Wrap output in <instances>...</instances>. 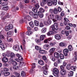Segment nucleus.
<instances>
[{
    "label": "nucleus",
    "instance_id": "1",
    "mask_svg": "<svg viewBox=\"0 0 77 77\" xmlns=\"http://www.w3.org/2000/svg\"><path fill=\"white\" fill-rule=\"evenodd\" d=\"M51 28H52V31H54V30H57L59 29L58 24L57 23H54V25H53L51 26Z\"/></svg>",
    "mask_w": 77,
    "mask_h": 77
},
{
    "label": "nucleus",
    "instance_id": "51",
    "mask_svg": "<svg viewBox=\"0 0 77 77\" xmlns=\"http://www.w3.org/2000/svg\"><path fill=\"white\" fill-rule=\"evenodd\" d=\"M24 21H25V20H24V19H23L20 20L19 21V23L20 24H22V23L24 22Z\"/></svg>",
    "mask_w": 77,
    "mask_h": 77
},
{
    "label": "nucleus",
    "instance_id": "33",
    "mask_svg": "<svg viewBox=\"0 0 77 77\" xmlns=\"http://www.w3.org/2000/svg\"><path fill=\"white\" fill-rule=\"evenodd\" d=\"M70 69L73 71H75L76 69V66H72L70 67Z\"/></svg>",
    "mask_w": 77,
    "mask_h": 77
},
{
    "label": "nucleus",
    "instance_id": "53",
    "mask_svg": "<svg viewBox=\"0 0 77 77\" xmlns=\"http://www.w3.org/2000/svg\"><path fill=\"white\" fill-rule=\"evenodd\" d=\"M43 73L45 75H47L48 74V72L47 71V70H44Z\"/></svg>",
    "mask_w": 77,
    "mask_h": 77
},
{
    "label": "nucleus",
    "instance_id": "15",
    "mask_svg": "<svg viewBox=\"0 0 77 77\" xmlns=\"http://www.w3.org/2000/svg\"><path fill=\"white\" fill-rule=\"evenodd\" d=\"M48 5L49 6H51L53 5V2L52 0L49 1L48 2H47Z\"/></svg>",
    "mask_w": 77,
    "mask_h": 77
},
{
    "label": "nucleus",
    "instance_id": "40",
    "mask_svg": "<svg viewBox=\"0 0 77 77\" xmlns=\"http://www.w3.org/2000/svg\"><path fill=\"white\" fill-rule=\"evenodd\" d=\"M6 55L7 56H8V57H10V56H11L10 52L8 51H7Z\"/></svg>",
    "mask_w": 77,
    "mask_h": 77
},
{
    "label": "nucleus",
    "instance_id": "12",
    "mask_svg": "<svg viewBox=\"0 0 77 77\" xmlns=\"http://www.w3.org/2000/svg\"><path fill=\"white\" fill-rule=\"evenodd\" d=\"M38 14L40 18H43L44 15H43V14L41 13V12L38 11Z\"/></svg>",
    "mask_w": 77,
    "mask_h": 77
},
{
    "label": "nucleus",
    "instance_id": "47",
    "mask_svg": "<svg viewBox=\"0 0 77 77\" xmlns=\"http://www.w3.org/2000/svg\"><path fill=\"white\" fill-rule=\"evenodd\" d=\"M32 32L31 31H27L26 33V35H31L32 34Z\"/></svg>",
    "mask_w": 77,
    "mask_h": 77
},
{
    "label": "nucleus",
    "instance_id": "62",
    "mask_svg": "<svg viewBox=\"0 0 77 77\" xmlns=\"http://www.w3.org/2000/svg\"><path fill=\"white\" fill-rule=\"evenodd\" d=\"M54 45H55V43H54L51 42L50 43V45L51 47H53Z\"/></svg>",
    "mask_w": 77,
    "mask_h": 77
},
{
    "label": "nucleus",
    "instance_id": "7",
    "mask_svg": "<svg viewBox=\"0 0 77 77\" xmlns=\"http://www.w3.org/2000/svg\"><path fill=\"white\" fill-rule=\"evenodd\" d=\"M55 50V48H51L49 50V52L50 53L51 55L53 53Z\"/></svg>",
    "mask_w": 77,
    "mask_h": 77
},
{
    "label": "nucleus",
    "instance_id": "58",
    "mask_svg": "<svg viewBox=\"0 0 77 77\" xmlns=\"http://www.w3.org/2000/svg\"><path fill=\"white\" fill-rule=\"evenodd\" d=\"M74 54L75 55V56L74 59H75V60H77V52H75Z\"/></svg>",
    "mask_w": 77,
    "mask_h": 77
},
{
    "label": "nucleus",
    "instance_id": "32",
    "mask_svg": "<svg viewBox=\"0 0 77 77\" xmlns=\"http://www.w3.org/2000/svg\"><path fill=\"white\" fill-rule=\"evenodd\" d=\"M70 66L71 64H68L66 66V69H68V70H69L70 69H71V67H70Z\"/></svg>",
    "mask_w": 77,
    "mask_h": 77
},
{
    "label": "nucleus",
    "instance_id": "34",
    "mask_svg": "<svg viewBox=\"0 0 77 77\" xmlns=\"http://www.w3.org/2000/svg\"><path fill=\"white\" fill-rule=\"evenodd\" d=\"M35 48L36 50H40L41 49V47L38 46H36L35 47Z\"/></svg>",
    "mask_w": 77,
    "mask_h": 77
},
{
    "label": "nucleus",
    "instance_id": "8",
    "mask_svg": "<svg viewBox=\"0 0 77 77\" xmlns=\"http://www.w3.org/2000/svg\"><path fill=\"white\" fill-rule=\"evenodd\" d=\"M60 74L61 75H64L66 74V71L65 70H61L60 71Z\"/></svg>",
    "mask_w": 77,
    "mask_h": 77
},
{
    "label": "nucleus",
    "instance_id": "50",
    "mask_svg": "<svg viewBox=\"0 0 77 77\" xmlns=\"http://www.w3.org/2000/svg\"><path fill=\"white\" fill-rule=\"evenodd\" d=\"M46 3H44L43 2H41L40 3V5H41V6H42V7H44V6H45V5Z\"/></svg>",
    "mask_w": 77,
    "mask_h": 77
},
{
    "label": "nucleus",
    "instance_id": "16",
    "mask_svg": "<svg viewBox=\"0 0 77 77\" xmlns=\"http://www.w3.org/2000/svg\"><path fill=\"white\" fill-rule=\"evenodd\" d=\"M45 35H42L40 36V41H43L44 39Z\"/></svg>",
    "mask_w": 77,
    "mask_h": 77
},
{
    "label": "nucleus",
    "instance_id": "48",
    "mask_svg": "<svg viewBox=\"0 0 77 77\" xmlns=\"http://www.w3.org/2000/svg\"><path fill=\"white\" fill-rule=\"evenodd\" d=\"M13 69H18V66L14 65L13 66Z\"/></svg>",
    "mask_w": 77,
    "mask_h": 77
},
{
    "label": "nucleus",
    "instance_id": "61",
    "mask_svg": "<svg viewBox=\"0 0 77 77\" xmlns=\"http://www.w3.org/2000/svg\"><path fill=\"white\" fill-rule=\"evenodd\" d=\"M47 22L48 25H50V24H51V21L50 20H48Z\"/></svg>",
    "mask_w": 77,
    "mask_h": 77
},
{
    "label": "nucleus",
    "instance_id": "9",
    "mask_svg": "<svg viewBox=\"0 0 77 77\" xmlns=\"http://www.w3.org/2000/svg\"><path fill=\"white\" fill-rule=\"evenodd\" d=\"M55 38L56 39H57V40H59V39H60L61 37L60 36V35H59L56 34L55 35Z\"/></svg>",
    "mask_w": 77,
    "mask_h": 77
},
{
    "label": "nucleus",
    "instance_id": "39",
    "mask_svg": "<svg viewBox=\"0 0 77 77\" xmlns=\"http://www.w3.org/2000/svg\"><path fill=\"white\" fill-rule=\"evenodd\" d=\"M8 9V7L7 6L3 7L2 8V9L4 11H7Z\"/></svg>",
    "mask_w": 77,
    "mask_h": 77
},
{
    "label": "nucleus",
    "instance_id": "14",
    "mask_svg": "<svg viewBox=\"0 0 77 77\" xmlns=\"http://www.w3.org/2000/svg\"><path fill=\"white\" fill-rule=\"evenodd\" d=\"M68 49L69 51H71L73 50V48L71 45H69L68 47Z\"/></svg>",
    "mask_w": 77,
    "mask_h": 77
},
{
    "label": "nucleus",
    "instance_id": "21",
    "mask_svg": "<svg viewBox=\"0 0 77 77\" xmlns=\"http://www.w3.org/2000/svg\"><path fill=\"white\" fill-rule=\"evenodd\" d=\"M73 74H74L73 71H71L69 73L68 75H69V77H71V76H72V75H73Z\"/></svg>",
    "mask_w": 77,
    "mask_h": 77
},
{
    "label": "nucleus",
    "instance_id": "10",
    "mask_svg": "<svg viewBox=\"0 0 77 77\" xmlns=\"http://www.w3.org/2000/svg\"><path fill=\"white\" fill-rule=\"evenodd\" d=\"M2 60L3 62L6 63L8 61V59L6 57H4L2 58Z\"/></svg>",
    "mask_w": 77,
    "mask_h": 77
},
{
    "label": "nucleus",
    "instance_id": "18",
    "mask_svg": "<svg viewBox=\"0 0 77 77\" xmlns=\"http://www.w3.org/2000/svg\"><path fill=\"white\" fill-rule=\"evenodd\" d=\"M0 47L3 50H5V46L3 44H0Z\"/></svg>",
    "mask_w": 77,
    "mask_h": 77
},
{
    "label": "nucleus",
    "instance_id": "49",
    "mask_svg": "<svg viewBox=\"0 0 77 77\" xmlns=\"http://www.w3.org/2000/svg\"><path fill=\"white\" fill-rule=\"evenodd\" d=\"M6 5H8V3L7 2H3L2 4V6H6Z\"/></svg>",
    "mask_w": 77,
    "mask_h": 77
},
{
    "label": "nucleus",
    "instance_id": "11",
    "mask_svg": "<svg viewBox=\"0 0 77 77\" xmlns=\"http://www.w3.org/2000/svg\"><path fill=\"white\" fill-rule=\"evenodd\" d=\"M54 17V15L52 14H50L48 16V18L49 19H53Z\"/></svg>",
    "mask_w": 77,
    "mask_h": 77
},
{
    "label": "nucleus",
    "instance_id": "44",
    "mask_svg": "<svg viewBox=\"0 0 77 77\" xmlns=\"http://www.w3.org/2000/svg\"><path fill=\"white\" fill-rule=\"evenodd\" d=\"M39 12H44L45 10L44 9L42 8H40L39 9Z\"/></svg>",
    "mask_w": 77,
    "mask_h": 77
},
{
    "label": "nucleus",
    "instance_id": "55",
    "mask_svg": "<svg viewBox=\"0 0 77 77\" xmlns=\"http://www.w3.org/2000/svg\"><path fill=\"white\" fill-rule=\"evenodd\" d=\"M58 11L59 12H60L62 11V8H61L60 7H59L57 8Z\"/></svg>",
    "mask_w": 77,
    "mask_h": 77
},
{
    "label": "nucleus",
    "instance_id": "56",
    "mask_svg": "<svg viewBox=\"0 0 77 77\" xmlns=\"http://www.w3.org/2000/svg\"><path fill=\"white\" fill-rule=\"evenodd\" d=\"M29 14L31 15V16H33H33L35 14L32 11H30L29 13Z\"/></svg>",
    "mask_w": 77,
    "mask_h": 77
},
{
    "label": "nucleus",
    "instance_id": "41",
    "mask_svg": "<svg viewBox=\"0 0 77 77\" xmlns=\"http://www.w3.org/2000/svg\"><path fill=\"white\" fill-rule=\"evenodd\" d=\"M53 32L52 31L49 32L47 33L48 36H50V35H53Z\"/></svg>",
    "mask_w": 77,
    "mask_h": 77
},
{
    "label": "nucleus",
    "instance_id": "38",
    "mask_svg": "<svg viewBox=\"0 0 77 77\" xmlns=\"http://www.w3.org/2000/svg\"><path fill=\"white\" fill-rule=\"evenodd\" d=\"M9 29V26H6L5 27V30H6V31H8L9 30V29Z\"/></svg>",
    "mask_w": 77,
    "mask_h": 77
},
{
    "label": "nucleus",
    "instance_id": "27",
    "mask_svg": "<svg viewBox=\"0 0 77 77\" xmlns=\"http://www.w3.org/2000/svg\"><path fill=\"white\" fill-rule=\"evenodd\" d=\"M29 24L30 26L31 27H32V28H33V27H34V24H33V22H30L29 23Z\"/></svg>",
    "mask_w": 77,
    "mask_h": 77
},
{
    "label": "nucleus",
    "instance_id": "28",
    "mask_svg": "<svg viewBox=\"0 0 77 77\" xmlns=\"http://www.w3.org/2000/svg\"><path fill=\"white\" fill-rule=\"evenodd\" d=\"M46 31H47V29L45 28H43L42 29V33H45V32H46Z\"/></svg>",
    "mask_w": 77,
    "mask_h": 77
},
{
    "label": "nucleus",
    "instance_id": "36",
    "mask_svg": "<svg viewBox=\"0 0 77 77\" xmlns=\"http://www.w3.org/2000/svg\"><path fill=\"white\" fill-rule=\"evenodd\" d=\"M34 23L36 26H38L39 25V22L37 20L34 21Z\"/></svg>",
    "mask_w": 77,
    "mask_h": 77
},
{
    "label": "nucleus",
    "instance_id": "23",
    "mask_svg": "<svg viewBox=\"0 0 77 77\" xmlns=\"http://www.w3.org/2000/svg\"><path fill=\"white\" fill-rule=\"evenodd\" d=\"M38 63L41 65H44V61L42 60H39L38 61Z\"/></svg>",
    "mask_w": 77,
    "mask_h": 77
},
{
    "label": "nucleus",
    "instance_id": "54",
    "mask_svg": "<svg viewBox=\"0 0 77 77\" xmlns=\"http://www.w3.org/2000/svg\"><path fill=\"white\" fill-rule=\"evenodd\" d=\"M35 7L36 9H39V4H37L35 5Z\"/></svg>",
    "mask_w": 77,
    "mask_h": 77
},
{
    "label": "nucleus",
    "instance_id": "5",
    "mask_svg": "<svg viewBox=\"0 0 77 77\" xmlns=\"http://www.w3.org/2000/svg\"><path fill=\"white\" fill-rule=\"evenodd\" d=\"M59 19V16L57 14L55 16V18L53 19L52 20L54 22H55L57 21V20H58Z\"/></svg>",
    "mask_w": 77,
    "mask_h": 77
},
{
    "label": "nucleus",
    "instance_id": "63",
    "mask_svg": "<svg viewBox=\"0 0 77 77\" xmlns=\"http://www.w3.org/2000/svg\"><path fill=\"white\" fill-rule=\"evenodd\" d=\"M64 20L65 21H66V22H67L68 23H69V20H68V19L64 18Z\"/></svg>",
    "mask_w": 77,
    "mask_h": 77
},
{
    "label": "nucleus",
    "instance_id": "13",
    "mask_svg": "<svg viewBox=\"0 0 77 77\" xmlns=\"http://www.w3.org/2000/svg\"><path fill=\"white\" fill-rule=\"evenodd\" d=\"M54 55L56 58H59V54L57 52H55L54 53Z\"/></svg>",
    "mask_w": 77,
    "mask_h": 77
},
{
    "label": "nucleus",
    "instance_id": "2",
    "mask_svg": "<svg viewBox=\"0 0 77 77\" xmlns=\"http://www.w3.org/2000/svg\"><path fill=\"white\" fill-rule=\"evenodd\" d=\"M53 72L55 74H54L53 75H54V76H57V74H59V70L56 68H54L53 69Z\"/></svg>",
    "mask_w": 77,
    "mask_h": 77
},
{
    "label": "nucleus",
    "instance_id": "17",
    "mask_svg": "<svg viewBox=\"0 0 77 77\" xmlns=\"http://www.w3.org/2000/svg\"><path fill=\"white\" fill-rule=\"evenodd\" d=\"M58 10L56 8H54L53 11V13L54 14H58Z\"/></svg>",
    "mask_w": 77,
    "mask_h": 77
},
{
    "label": "nucleus",
    "instance_id": "35",
    "mask_svg": "<svg viewBox=\"0 0 77 77\" xmlns=\"http://www.w3.org/2000/svg\"><path fill=\"white\" fill-rule=\"evenodd\" d=\"M12 64L13 65L17 66V65H18V63H17V62L14 61H12Z\"/></svg>",
    "mask_w": 77,
    "mask_h": 77
},
{
    "label": "nucleus",
    "instance_id": "31",
    "mask_svg": "<svg viewBox=\"0 0 77 77\" xmlns=\"http://www.w3.org/2000/svg\"><path fill=\"white\" fill-rule=\"evenodd\" d=\"M15 75L16 77H21V75H20V74L19 73H17L16 72H14Z\"/></svg>",
    "mask_w": 77,
    "mask_h": 77
},
{
    "label": "nucleus",
    "instance_id": "29",
    "mask_svg": "<svg viewBox=\"0 0 77 77\" xmlns=\"http://www.w3.org/2000/svg\"><path fill=\"white\" fill-rule=\"evenodd\" d=\"M4 75L6 77V76H8L10 75V72H5L4 73Z\"/></svg>",
    "mask_w": 77,
    "mask_h": 77
},
{
    "label": "nucleus",
    "instance_id": "45",
    "mask_svg": "<svg viewBox=\"0 0 77 77\" xmlns=\"http://www.w3.org/2000/svg\"><path fill=\"white\" fill-rule=\"evenodd\" d=\"M8 26L9 27L10 29H12L14 28V26L12 25V24H10L8 25Z\"/></svg>",
    "mask_w": 77,
    "mask_h": 77
},
{
    "label": "nucleus",
    "instance_id": "25",
    "mask_svg": "<svg viewBox=\"0 0 77 77\" xmlns=\"http://www.w3.org/2000/svg\"><path fill=\"white\" fill-rule=\"evenodd\" d=\"M7 35L8 37H11L12 35V32L11 31H9L7 32Z\"/></svg>",
    "mask_w": 77,
    "mask_h": 77
},
{
    "label": "nucleus",
    "instance_id": "52",
    "mask_svg": "<svg viewBox=\"0 0 77 77\" xmlns=\"http://www.w3.org/2000/svg\"><path fill=\"white\" fill-rule=\"evenodd\" d=\"M59 45L60 46H61V47H64L65 46V43L63 42L60 43Z\"/></svg>",
    "mask_w": 77,
    "mask_h": 77
},
{
    "label": "nucleus",
    "instance_id": "22",
    "mask_svg": "<svg viewBox=\"0 0 77 77\" xmlns=\"http://www.w3.org/2000/svg\"><path fill=\"white\" fill-rule=\"evenodd\" d=\"M32 11L34 12V13H37L38 12V9L34 7L32 9Z\"/></svg>",
    "mask_w": 77,
    "mask_h": 77
},
{
    "label": "nucleus",
    "instance_id": "26",
    "mask_svg": "<svg viewBox=\"0 0 77 77\" xmlns=\"http://www.w3.org/2000/svg\"><path fill=\"white\" fill-rule=\"evenodd\" d=\"M39 53H41L42 54H44L46 53V51L44 50H40L39 51Z\"/></svg>",
    "mask_w": 77,
    "mask_h": 77
},
{
    "label": "nucleus",
    "instance_id": "64",
    "mask_svg": "<svg viewBox=\"0 0 77 77\" xmlns=\"http://www.w3.org/2000/svg\"><path fill=\"white\" fill-rule=\"evenodd\" d=\"M20 7V8H23V5L22 4V3L20 2L19 3Z\"/></svg>",
    "mask_w": 77,
    "mask_h": 77
},
{
    "label": "nucleus",
    "instance_id": "24",
    "mask_svg": "<svg viewBox=\"0 0 77 77\" xmlns=\"http://www.w3.org/2000/svg\"><path fill=\"white\" fill-rule=\"evenodd\" d=\"M15 54H14L13 52L11 53V54H10V57L11 58H13L14 57H15Z\"/></svg>",
    "mask_w": 77,
    "mask_h": 77
},
{
    "label": "nucleus",
    "instance_id": "37",
    "mask_svg": "<svg viewBox=\"0 0 77 77\" xmlns=\"http://www.w3.org/2000/svg\"><path fill=\"white\" fill-rule=\"evenodd\" d=\"M53 5H54L56 6V5H57V0H53Z\"/></svg>",
    "mask_w": 77,
    "mask_h": 77
},
{
    "label": "nucleus",
    "instance_id": "43",
    "mask_svg": "<svg viewBox=\"0 0 77 77\" xmlns=\"http://www.w3.org/2000/svg\"><path fill=\"white\" fill-rule=\"evenodd\" d=\"M33 17L34 18H36V19H37V18H38V14H34V16H33Z\"/></svg>",
    "mask_w": 77,
    "mask_h": 77
},
{
    "label": "nucleus",
    "instance_id": "19",
    "mask_svg": "<svg viewBox=\"0 0 77 77\" xmlns=\"http://www.w3.org/2000/svg\"><path fill=\"white\" fill-rule=\"evenodd\" d=\"M42 58L43 59V60H45V62L46 63H47V62H48V60H47V57H46V56H42Z\"/></svg>",
    "mask_w": 77,
    "mask_h": 77
},
{
    "label": "nucleus",
    "instance_id": "60",
    "mask_svg": "<svg viewBox=\"0 0 77 77\" xmlns=\"http://www.w3.org/2000/svg\"><path fill=\"white\" fill-rule=\"evenodd\" d=\"M18 59L20 60H21L22 61L23 60V58L22 57L21 55L19 56Z\"/></svg>",
    "mask_w": 77,
    "mask_h": 77
},
{
    "label": "nucleus",
    "instance_id": "42",
    "mask_svg": "<svg viewBox=\"0 0 77 77\" xmlns=\"http://www.w3.org/2000/svg\"><path fill=\"white\" fill-rule=\"evenodd\" d=\"M49 46V45H44L43 48H44V49H47V48ZM47 49H48V48H47Z\"/></svg>",
    "mask_w": 77,
    "mask_h": 77
},
{
    "label": "nucleus",
    "instance_id": "4",
    "mask_svg": "<svg viewBox=\"0 0 77 77\" xmlns=\"http://www.w3.org/2000/svg\"><path fill=\"white\" fill-rule=\"evenodd\" d=\"M69 51L66 48L65 49L63 50V53L65 56H68V53Z\"/></svg>",
    "mask_w": 77,
    "mask_h": 77
},
{
    "label": "nucleus",
    "instance_id": "46",
    "mask_svg": "<svg viewBox=\"0 0 77 77\" xmlns=\"http://www.w3.org/2000/svg\"><path fill=\"white\" fill-rule=\"evenodd\" d=\"M24 63L23 62H20L19 63L20 67H21L23 66Z\"/></svg>",
    "mask_w": 77,
    "mask_h": 77
},
{
    "label": "nucleus",
    "instance_id": "59",
    "mask_svg": "<svg viewBox=\"0 0 77 77\" xmlns=\"http://www.w3.org/2000/svg\"><path fill=\"white\" fill-rule=\"evenodd\" d=\"M36 1L35 0H32L30 2L32 4H33V3L35 4V3H36Z\"/></svg>",
    "mask_w": 77,
    "mask_h": 77
},
{
    "label": "nucleus",
    "instance_id": "30",
    "mask_svg": "<svg viewBox=\"0 0 77 77\" xmlns=\"http://www.w3.org/2000/svg\"><path fill=\"white\" fill-rule=\"evenodd\" d=\"M60 57L61 59H64V55L62 54H60Z\"/></svg>",
    "mask_w": 77,
    "mask_h": 77
},
{
    "label": "nucleus",
    "instance_id": "57",
    "mask_svg": "<svg viewBox=\"0 0 77 77\" xmlns=\"http://www.w3.org/2000/svg\"><path fill=\"white\" fill-rule=\"evenodd\" d=\"M60 15L62 17H63V16H64V15H65V13L64 12V11H62L61 12V13Z\"/></svg>",
    "mask_w": 77,
    "mask_h": 77
},
{
    "label": "nucleus",
    "instance_id": "20",
    "mask_svg": "<svg viewBox=\"0 0 77 77\" xmlns=\"http://www.w3.org/2000/svg\"><path fill=\"white\" fill-rule=\"evenodd\" d=\"M21 76L22 77H26V72L24 71H22L21 72Z\"/></svg>",
    "mask_w": 77,
    "mask_h": 77
},
{
    "label": "nucleus",
    "instance_id": "3",
    "mask_svg": "<svg viewBox=\"0 0 77 77\" xmlns=\"http://www.w3.org/2000/svg\"><path fill=\"white\" fill-rule=\"evenodd\" d=\"M31 19L32 18H31V17L30 16H26V17L24 18L25 23L26 24L27 22V20H28V21H30Z\"/></svg>",
    "mask_w": 77,
    "mask_h": 77
},
{
    "label": "nucleus",
    "instance_id": "6",
    "mask_svg": "<svg viewBox=\"0 0 77 77\" xmlns=\"http://www.w3.org/2000/svg\"><path fill=\"white\" fill-rule=\"evenodd\" d=\"M13 49L14 50H15L16 51H18V50L19 49V46L18 45H14L13 47Z\"/></svg>",
    "mask_w": 77,
    "mask_h": 77
}]
</instances>
